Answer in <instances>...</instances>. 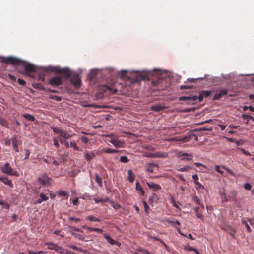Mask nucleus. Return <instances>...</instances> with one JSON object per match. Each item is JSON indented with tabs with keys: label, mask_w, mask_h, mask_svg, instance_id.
I'll use <instances>...</instances> for the list:
<instances>
[{
	"label": "nucleus",
	"mask_w": 254,
	"mask_h": 254,
	"mask_svg": "<svg viewBox=\"0 0 254 254\" xmlns=\"http://www.w3.org/2000/svg\"><path fill=\"white\" fill-rule=\"evenodd\" d=\"M118 75L122 79L127 78L130 80L131 83H134L144 80L146 78V75L143 73H137L132 75L131 77H129L127 75V72L125 70H122L118 73Z\"/></svg>",
	"instance_id": "nucleus-1"
},
{
	"label": "nucleus",
	"mask_w": 254,
	"mask_h": 254,
	"mask_svg": "<svg viewBox=\"0 0 254 254\" xmlns=\"http://www.w3.org/2000/svg\"><path fill=\"white\" fill-rule=\"evenodd\" d=\"M52 129L54 132L59 134L58 139L59 140L60 139H68L72 136V135L69 134L66 131L60 128L52 127Z\"/></svg>",
	"instance_id": "nucleus-2"
},
{
	"label": "nucleus",
	"mask_w": 254,
	"mask_h": 254,
	"mask_svg": "<svg viewBox=\"0 0 254 254\" xmlns=\"http://www.w3.org/2000/svg\"><path fill=\"white\" fill-rule=\"evenodd\" d=\"M174 152L177 157L179 158L181 160L190 161L192 160L193 158V156L191 154L185 153L182 151L175 150Z\"/></svg>",
	"instance_id": "nucleus-3"
},
{
	"label": "nucleus",
	"mask_w": 254,
	"mask_h": 254,
	"mask_svg": "<svg viewBox=\"0 0 254 254\" xmlns=\"http://www.w3.org/2000/svg\"><path fill=\"white\" fill-rule=\"evenodd\" d=\"M70 78V83L75 88H79L81 85V77L79 74L73 73Z\"/></svg>",
	"instance_id": "nucleus-4"
},
{
	"label": "nucleus",
	"mask_w": 254,
	"mask_h": 254,
	"mask_svg": "<svg viewBox=\"0 0 254 254\" xmlns=\"http://www.w3.org/2000/svg\"><path fill=\"white\" fill-rule=\"evenodd\" d=\"M51 71L55 72H57L61 74H63L64 77L67 79L70 78L73 73L71 72L70 70L68 68H54L50 70Z\"/></svg>",
	"instance_id": "nucleus-5"
},
{
	"label": "nucleus",
	"mask_w": 254,
	"mask_h": 254,
	"mask_svg": "<svg viewBox=\"0 0 254 254\" xmlns=\"http://www.w3.org/2000/svg\"><path fill=\"white\" fill-rule=\"evenodd\" d=\"M45 245L48 246L47 248L49 250H53L59 254H64V249L57 244L52 242H46Z\"/></svg>",
	"instance_id": "nucleus-6"
},
{
	"label": "nucleus",
	"mask_w": 254,
	"mask_h": 254,
	"mask_svg": "<svg viewBox=\"0 0 254 254\" xmlns=\"http://www.w3.org/2000/svg\"><path fill=\"white\" fill-rule=\"evenodd\" d=\"M1 170L5 174L17 176V172L13 170L8 162L5 163L4 166L1 167Z\"/></svg>",
	"instance_id": "nucleus-7"
},
{
	"label": "nucleus",
	"mask_w": 254,
	"mask_h": 254,
	"mask_svg": "<svg viewBox=\"0 0 254 254\" xmlns=\"http://www.w3.org/2000/svg\"><path fill=\"white\" fill-rule=\"evenodd\" d=\"M204 96H203L201 92L200 93V94L198 96H182L179 98L180 101H195L197 100H198L199 102H201L202 101Z\"/></svg>",
	"instance_id": "nucleus-8"
},
{
	"label": "nucleus",
	"mask_w": 254,
	"mask_h": 254,
	"mask_svg": "<svg viewBox=\"0 0 254 254\" xmlns=\"http://www.w3.org/2000/svg\"><path fill=\"white\" fill-rule=\"evenodd\" d=\"M49 84L52 86L62 85L63 79L59 76H55L49 80Z\"/></svg>",
	"instance_id": "nucleus-9"
},
{
	"label": "nucleus",
	"mask_w": 254,
	"mask_h": 254,
	"mask_svg": "<svg viewBox=\"0 0 254 254\" xmlns=\"http://www.w3.org/2000/svg\"><path fill=\"white\" fill-rule=\"evenodd\" d=\"M3 61L5 63L10 64L13 65H19L22 63L21 60L13 57L5 58Z\"/></svg>",
	"instance_id": "nucleus-10"
},
{
	"label": "nucleus",
	"mask_w": 254,
	"mask_h": 254,
	"mask_svg": "<svg viewBox=\"0 0 254 254\" xmlns=\"http://www.w3.org/2000/svg\"><path fill=\"white\" fill-rule=\"evenodd\" d=\"M21 64H22L23 66L25 68L26 74L29 76H30V73L34 72L36 71V67L34 65L23 62H22Z\"/></svg>",
	"instance_id": "nucleus-11"
},
{
	"label": "nucleus",
	"mask_w": 254,
	"mask_h": 254,
	"mask_svg": "<svg viewBox=\"0 0 254 254\" xmlns=\"http://www.w3.org/2000/svg\"><path fill=\"white\" fill-rule=\"evenodd\" d=\"M51 178H49L46 174H43L38 179L39 182L43 185L48 186L50 184Z\"/></svg>",
	"instance_id": "nucleus-12"
},
{
	"label": "nucleus",
	"mask_w": 254,
	"mask_h": 254,
	"mask_svg": "<svg viewBox=\"0 0 254 254\" xmlns=\"http://www.w3.org/2000/svg\"><path fill=\"white\" fill-rule=\"evenodd\" d=\"M109 136L112 137V139L110 141V143H111L117 148L124 147L125 143L124 142L117 140L116 139V137L113 135H110Z\"/></svg>",
	"instance_id": "nucleus-13"
},
{
	"label": "nucleus",
	"mask_w": 254,
	"mask_h": 254,
	"mask_svg": "<svg viewBox=\"0 0 254 254\" xmlns=\"http://www.w3.org/2000/svg\"><path fill=\"white\" fill-rule=\"evenodd\" d=\"M101 90L104 92H109L112 94L116 93L118 90L114 87H111L107 85H104L101 87Z\"/></svg>",
	"instance_id": "nucleus-14"
},
{
	"label": "nucleus",
	"mask_w": 254,
	"mask_h": 254,
	"mask_svg": "<svg viewBox=\"0 0 254 254\" xmlns=\"http://www.w3.org/2000/svg\"><path fill=\"white\" fill-rule=\"evenodd\" d=\"M164 80L162 78H159L158 79L156 80H152L151 81V84L154 86L158 88L159 90H164L161 84L164 82Z\"/></svg>",
	"instance_id": "nucleus-15"
},
{
	"label": "nucleus",
	"mask_w": 254,
	"mask_h": 254,
	"mask_svg": "<svg viewBox=\"0 0 254 254\" xmlns=\"http://www.w3.org/2000/svg\"><path fill=\"white\" fill-rule=\"evenodd\" d=\"M147 185L150 189H152L154 191L160 190L162 188L160 185L153 182H147Z\"/></svg>",
	"instance_id": "nucleus-16"
},
{
	"label": "nucleus",
	"mask_w": 254,
	"mask_h": 254,
	"mask_svg": "<svg viewBox=\"0 0 254 254\" xmlns=\"http://www.w3.org/2000/svg\"><path fill=\"white\" fill-rule=\"evenodd\" d=\"M227 93V90L226 89H222L220 90L219 93H216L214 95V97L213 98V100H219L222 97H223V96L226 95Z\"/></svg>",
	"instance_id": "nucleus-17"
},
{
	"label": "nucleus",
	"mask_w": 254,
	"mask_h": 254,
	"mask_svg": "<svg viewBox=\"0 0 254 254\" xmlns=\"http://www.w3.org/2000/svg\"><path fill=\"white\" fill-rule=\"evenodd\" d=\"M49 199L48 196L43 193H40L39 198L35 202V204H41L43 201H46Z\"/></svg>",
	"instance_id": "nucleus-18"
},
{
	"label": "nucleus",
	"mask_w": 254,
	"mask_h": 254,
	"mask_svg": "<svg viewBox=\"0 0 254 254\" xmlns=\"http://www.w3.org/2000/svg\"><path fill=\"white\" fill-rule=\"evenodd\" d=\"M104 237L107 240L108 242L110 244H111V245H117L118 246H120L121 244H120V242H119L117 241L114 240L110 236H108V235H107L106 234H104Z\"/></svg>",
	"instance_id": "nucleus-19"
},
{
	"label": "nucleus",
	"mask_w": 254,
	"mask_h": 254,
	"mask_svg": "<svg viewBox=\"0 0 254 254\" xmlns=\"http://www.w3.org/2000/svg\"><path fill=\"white\" fill-rule=\"evenodd\" d=\"M95 156V155L92 151H86L84 153V157L88 161H90Z\"/></svg>",
	"instance_id": "nucleus-20"
},
{
	"label": "nucleus",
	"mask_w": 254,
	"mask_h": 254,
	"mask_svg": "<svg viewBox=\"0 0 254 254\" xmlns=\"http://www.w3.org/2000/svg\"><path fill=\"white\" fill-rule=\"evenodd\" d=\"M12 145L13 150H14L16 152H19V149L18 147V141L17 139V137L16 136H14L12 138Z\"/></svg>",
	"instance_id": "nucleus-21"
},
{
	"label": "nucleus",
	"mask_w": 254,
	"mask_h": 254,
	"mask_svg": "<svg viewBox=\"0 0 254 254\" xmlns=\"http://www.w3.org/2000/svg\"><path fill=\"white\" fill-rule=\"evenodd\" d=\"M0 181H2L4 184L8 185L10 187H13V184L11 180L8 179L6 177H0Z\"/></svg>",
	"instance_id": "nucleus-22"
},
{
	"label": "nucleus",
	"mask_w": 254,
	"mask_h": 254,
	"mask_svg": "<svg viewBox=\"0 0 254 254\" xmlns=\"http://www.w3.org/2000/svg\"><path fill=\"white\" fill-rule=\"evenodd\" d=\"M164 109L165 107L160 104L155 105L151 107V110L155 112H158Z\"/></svg>",
	"instance_id": "nucleus-23"
},
{
	"label": "nucleus",
	"mask_w": 254,
	"mask_h": 254,
	"mask_svg": "<svg viewBox=\"0 0 254 254\" xmlns=\"http://www.w3.org/2000/svg\"><path fill=\"white\" fill-rule=\"evenodd\" d=\"M128 174V180L132 183L135 178V175L133 174L131 170H128L127 171Z\"/></svg>",
	"instance_id": "nucleus-24"
},
{
	"label": "nucleus",
	"mask_w": 254,
	"mask_h": 254,
	"mask_svg": "<svg viewBox=\"0 0 254 254\" xmlns=\"http://www.w3.org/2000/svg\"><path fill=\"white\" fill-rule=\"evenodd\" d=\"M0 125L6 128H9L7 121L0 117Z\"/></svg>",
	"instance_id": "nucleus-25"
},
{
	"label": "nucleus",
	"mask_w": 254,
	"mask_h": 254,
	"mask_svg": "<svg viewBox=\"0 0 254 254\" xmlns=\"http://www.w3.org/2000/svg\"><path fill=\"white\" fill-rule=\"evenodd\" d=\"M158 199V196L155 193H153L149 198L148 201L150 204L153 205L154 201H157Z\"/></svg>",
	"instance_id": "nucleus-26"
},
{
	"label": "nucleus",
	"mask_w": 254,
	"mask_h": 254,
	"mask_svg": "<svg viewBox=\"0 0 254 254\" xmlns=\"http://www.w3.org/2000/svg\"><path fill=\"white\" fill-rule=\"evenodd\" d=\"M219 194L223 202L228 201V199L223 190H220L219 191Z\"/></svg>",
	"instance_id": "nucleus-27"
},
{
	"label": "nucleus",
	"mask_w": 254,
	"mask_h": 254,
	"mask_svg": "<svg viewBox=\"0 0 254 254\" xmlns=\"http://www.w3.org/2000/svg\"><path fill=\"white\" fill-rule=\"evenodd\" d=\"M95 202L96 203H101V202H106L109 201V198L108 197H106L105 198H94L93 199Z\"/></svg>",
	"instance_id": "nucleus-28"
},
{
	"label": "nucleus",
	"mask_w": 254,
	"mask_h": 254,
	"mask_svg": "<svg viewBox=\"0 0 254 254\" xmlns=\"http://www.w3.org/2000/svg\"><path fill=\"white\" fill-rule=\"evenodd\" d=\"M241 222L245 226V227L247 229V231L248 232H251L252 230H251V229L250 226L249 225V224L248 223L247 220H246V219L243 218L241 220Z\"/></svg>",
	"instance_id": "nucleus-29"
},
{
	"label": "nucleus",
	"mask_w": 254,
	"mask_h": 254,
	"mask_svg": "<svg viewBox=\"0 0 254 254\" xmlns=\"http://www.w3.org/2000/svg\"><path fill=\"white\" fill-rule=\"evenodd\" d=\"M136 189L137 190H140L141 194L142 195H144L145 191H144L140 183L138 181L136 182Z\"/></svg>",
	"instance_id": "nucleus-30"
},
{
	"label": "nucleus",
	"mask_w": 254,
	"mask_h": 254,
	"mask_svg": "<svg viewBox=\"0 0 254 254\" xmlns=\"http://www.w3.org/2000/svg\"><path fill=\"white\" fill-rule=\"evenodd\" d=\"M228 233L233 238H235L236 229L233 227H229L227 230Z\"/></svg>",
	"instance_id": "nucleus-31"
},
{
	"label": "nucleus",
	"mask_w": 254,
	"mask_h": 254,
	"mask_svg": "<svg viewBox=\"0 0 254 254\" xmlns=\"http://www.w3.org/2000/svg\"><path fill=\"white\" fill-rule=\"evenodd\" d=\"M23 117L30 121H34L35 120L34 116L29 114H24Z\"/></svg>",
	"instance_id": "nucleus-32"
},
{
	"label": "nucleus",
	"mask_w": 254,
	"mask_h": 254,
	"mask_svg": "<svg viewBox=\"0 0 254 254\" xmlns=\"http://www.w3.org/2000/svg\"><path fill=\"white\" fill-rule=\"evenodd\" d=\"M95 180L100 187L102 186V180L97 174H95Z\"/></svg>",
	"instance_id": "nucleus-33"
},
{
	"label": "nucleus",
	"mask_w": 254,
	"mask_h": 254,
	"mask_svg": "<svg viewBox=\"0 0 254 254\" xmlns=\"http://www.w3.org/2000/svg\"><path fill=\"white\" fill-rule=\"evenodd\" d=\"M156 158H166L168 156L167 153L156 152L155 153Z\"/></svg>",
	"instance_id": "nucleus-34"
},
{
	"label": "nucleus",
	"mask_w": 254,
	"mask_h": 254,
	"mask_svg": "<svg viewBox=\"0 0 254 254\" xmlns=\"http://www.w3.org/2000/svg\"><path fill=\"white\" fill-rule=\"evenodd\" d=\"M167 222L168 223H170L172 225L174 226L176 228V229L178 230V232H179V233H180L181 235H183V234L180 231V228L179 227H177V226L175 225V221H172V220H170L168 219V220H167Z\"/></svg>",
	"instance_id": "nucleus-35"
},
{
	"label": "nucleus",
	"mask_w": 254,
	"mask_h": 254,
	"mask_svg": "<svg viewBox=\"0 0 254 254\" xmlns=\"http://www.w3.org/2000/svg\"><path fill=\"white\" fill-rule=\"evenodd\" d=\"M170 202L174 207H175L177 209H180L179 206L176 202L175 198L173 196H171L170 197Z\"/></svg>",
	"instance_id": "nucleus-36"
},
{
	"label": "nucleus",
	"mask_w": 254,
	"mask_h": 254,
	"mask_svg": "<svg viewBox=\"0 0 254 254\" xmlns=\"http://www.w3.org/2000/svg\"><path fill=\"white\" fill-rule=\"evenodd\" d=\"M103 151L106 153H116L119 152L120 151L117 150H113L110 148L104 149Z\"/></svg>",
	"instance_id": "nucleus-37"
},
{
	"label": "nucleus",
	"mask_w": 254,
	"mask_h": 254,
	"mask_svg": "<svg viewBox=\"0 0 254 254\" xmlns=\"http://www.w3.org/2000/svg\"><path fill=\"white\" fill-rule=\"evenodd\" d=\"M86 219L91 221L100 222V220L94 216L90 215L86 217Z\"/></svg>",
	"instance_id": "nucleus-38"
},
{
	"label": "nucleus",
	"mask_w": 254,
	"mask_h": 254,
	"mask_svg": "<svg viewBox=\"0 0 254 254\" xmlns=\"http://www.w3.org/2000/svg\"><path fill=\"white\" fill-rule=\"evenodd\" d=\"M222 168L225 170L226 171H227L228 173H229L230 175H231L233 177H236L235 174L227 167L222 165Z\"/></svg>",
	"instance_id": "nucleus-39"
},
{
	"label": "nucleus",
	"mask_w": 254,
	"mask_h": 254,
	"mask_svg": "<svg viewBox=\"0 0 254 254\" xmlns=\"http://www.w3.org/2000/svg\"><path fill=\"white\" fill-rule=\"evenodd\" d=\"M69 146L72 148L74 150H79V147L77 146L76 143L74 141L70 142Z\"/></svg>",
	"instance_id": "nucleus-40"
},
{
	"label": "nucleus",
	"mask_w": 254,
	"mask_h": 254,
	"mask_svg": "<svg viewBox=\"0 0 254 254\" xmlns=\"http://www.w3.org/2000/svg\"><path fill=\"white\" fill-rule=\"evenodd\" d=\"M201 92L203 96L205 97H209L212 94L211 91L207 90H203Z\"/></svg>",
	"instance_id": "nucleus-41"
},
{
	"label": "nucleus",
	"mask_w": 254,
	"mask_h": 254,
	"mask_svg": "<svg viewBox=\"0 0 254 254\" xmlns=\"http://www.w3.org/2000/svg\"><path fill=\"white\" fill-rule=\"evenodd\" d=\"M109 202L112 204V207L115 209H119L121 208V206L119 204L115 203L113 201H110V200Z\"/></svg>",
	"instance_id": "nucleus-42"
},
{
	"label": "nucleus",
	"mask_w": 254,
	"mask_h": 254,
	"mask_svg": "<svg viewBox=\"0 0 254 254\" xmlns=\"http://www.w3.org/2000/svg\"><path fill=\"white\" fill-rule=\"evenodd\" d=\"M120 161L123 163H127L129 162V159L126 156H122L120 158Z\"/></svg>",
	"instance_id": "nucleus-43"
},
{
	"label": "nucleus",
	"mask_w": 254,
	"mask_h": 254,
	"mask_svg": "<svg viewBox=\"0 0 254 254\" xmlns=\"http://www.w3.org/2000/svg\"><path fill=\"white\" fill-rule=\"evenodd\" d=\"M59 141L61 144L64 145L65 147L68 148L69 147V144L68 142L66 141V139H60V140Z\"/></svg>",
	"instance_id": "nucleus-44"
},
{
	"label": "nucleus",
	"mask_w": 254,
	"mask_h": 254,
	"mask_svg": "<svg viewBox=\"0 0 254 254\" xmlns=\"http://www.w3.org/2000/svg\"><path fill=\"white\" fill-rule=\"evenodd\" d=\"M184 249L187 251H196V249L190 246L189 245L184 246Z\"/></svg>",
	"instance_id": "nucleus-45"
},
{
	"label": "nucleus",
	"mask_w": 254,
	"mask_h": 254,
	"mask_svg": "<svg viewBox=\"0 0 254 254\" xmlns=\"http://www.w3.org/2000/svg\"><path fill=\"white\" fill-rule=\"evenodd\" d=\"M72 235L74 236L75 237L79 239V240H84V237L81 234L72 233Z\"/></svg>",
	"instance_id": "nucleus-46"
},
{
	"label": "nucleus",
	"mask_w": 254,
	"mask_h": 254,
	"mask_svg": "<svg viewBox=\"0 0 254 254\" xmlns=\"http://www.w3.org/2000/svg\"><path fill=\"white\" fill-rule=\"evenodd\" d=\"M242 117L243 119H247L248 120L250 119L253 121H254V118L252 116L249 115L243 114L242 115Z\"/></svg>",
	"instance_id": "nucleus-47"
},
{
	"label": "nucleus",
	"mask_w": 254,
	"mask_h": 254,
	"mask_svg": "<svg viewBox=\"0 0 254 254\" xmlns=\"http://www.w3.org/2000/svg\"><path fill=\"white\" fill-rule=\"evenodd\" d=\"M221 168H222V166L216 165L215 166V170L217 172L220 173L221 175H223L224 172L222 170L220 169Z\"/></svg>",
	"instance_id": "nucleus-48"
},
{
	"label": "nucleus",
	"mask_w": 254,
	"mask_h": 254,
	"mask_svg": "<svg viewBox=\"0 0 254 254\" xmlns=\"http://www.w3.org/2000/svg\"><path fill=\"white\" fill-rule=\"evenodd\" d=\"M142 203H143V205L144 206V211L146 213H148V211L149 210V207L148 206V204H147V203L145 201L143 200Z\"/></svg>",
	"instance_id": "nucleus-49"
},
{
	"label": "nucleus",
	"mask_w": 254,
	"mask_h": 254,
	"mask_svg": "<svg viewBox=\"0 0 254 254\" xmlns=\"http://www.w3.org/2000/svg\"><path fill=\"white\" fill-rule=\"evenodd\" d=\"M190 168H191V167H190L189 166H185L184 167L178 169V170L180 172H186V171H188V170Z\"/></svg>",
	"instance_id": "nucleus-50"
},
{
	"label": "nucleus",
	"mask_w": 254,
	"mask_h": 254,
	"mask_svg": "<svg viewBox=\"0 0 254 254\" xmlns=\"http://www.w3.org/2000/svg\"><path fill=\"white\" fill-rule=\"evenodd\" d=\"M69 247L71 249H72L73 250L79 251V252H82V249L81 248H78L77 246L71 245L69 246Z\"/></svg>",
	"instance_id": "nucleus-51"
},
{
	"label": "nucleus",
	"mask_w": 254,
	"mask_h": 254,
	"mask_svg": "<svg viewBox=\"0 0 254 254\" xmlns=\"http://www.w3.org/2000/svg\"><path fill=\"white\" fill-rule=\"evenodd\" d=\"M244 188L245 190H251L252 186L249 183H246L244 185Z\"/></svg>",
	"instance_id": "nucleus-52"
},
{
	"label": "nucleus",
	"mask_w": 254,
	"mask_h": 254,
	"mask_svg": "<svg viewBox=\"0 0 254 254\" xmlns=\"http://www.w3.org/2000/svg\"><path fill=\"white\" fill-rule=\"evenodd\" d=\"M193 200L196 204H197L198 205H200V201L197 196H193Z\"/></svg>",
	"instance_id": "nucleus-53"
},
{
	"label": "nucleus",
	"mask_w": 254,
	"mask_h": 254,
	"mask_svg": "<svg viewBox=\"0 0 254 254\" xmlns=\"http://www.w3.org/2000/svg\"><path fill=\"white\" fill-rule=\"evenodd\" d=\"M244 155L249 156L251 155V154L247 151L245 150L243 148H239V149Z\"/></svg>",
	"instance_id": "nucleus-54"
},
{
	"label": "nucleus",
	"mask_w": 254,
	"mask_h": 254,
	"mask_svg": "<svg viewBox=\"0 0 254 254\" xmlns=\"http://www.w3.org/2000/svg\"><path fill=\"white\" fill-rule=\"evenodd\" d=\"M81 141L82 142H83L84 144H87L88 141H89V139L87 137H85V136H82L80 138Z\"/></svg>",
	"instance_id": "nucleus-55"
},
{
	"label": "nucleus",
	"mask_w": 254,
	"mask_h": 254,
	"mask_svg": "<svg viewBox=\"0 0 254 254\" xmlns=\"http://www.w3.org/2000/svg\"><path fill=\"white\" fill-rule=\"evenodd\" d=\"M68 221H73L77 223V222L80 221V219L79 218H74V217H70L69 218Z\"/></svg>",
	"instance_id": "nucleus-56"
},
{
	"label": "nucleus",
	"mask_w": 254,
	"mask_h": 254,
	"mask_svg": "<svg viewBox=\"0 0 254 254\" xmlns=\"http://www.w3.org/2000/svg\"><path fill=\"white\" fill-rule=\"evenodd\" d=\"M54 234L56 235H60L62 237H64V233H61V231L60 230H56L54 232Z\"/></svg>",
	"instance_id": "nucleus-57"
},
{
	"label": "nucleus",
	"mask_w": 254,
	"mask_h": 254,
	"mask_svg": "<svg viewBox=\"0 0 254 254\" xmlns=\"http://www.w3.org/2000/svg\"><path fill=\"white\" fill-rule=\"evenodd\" d=\"M51 98L57 101H60L62 100V97L57 96H51Z\"/></svg>",
	"instance_id": "nucleus-58"
},
{
	"label": "nucleus",
	"mask_w": 254,
	"mask_h": 254,
	"mask_svg": "<svg viewBox=\"0 0 254 254\" xmlns=\"http://www.w3.org/2000/svg\"><path fill=\"white\" fill-rule=\"evenodd\" d=\"M192 177L194 180V182L195 184H196V183L199 182H198L199 178H198V176L197 174H194V175H192Z\"/></svg>",
	"instance_id": "nucleus-59"
},
{
	"label": "nucleus",
	"mask_w": 254,
	"mask_h": 254,
	"mask_svg": "<svg viewBox=\"0 0 254 254\" xmlns=\"http://www.w3.org/2000/svg\"><path fill=\"white\" fill-rule=\"evenodd\" d=\"M69 227L71 229H72V230H74L75 231L82 232V231L81 230V229L79 228H76V227H74V226H69Z\"/></svg>",
	"instance_id": "nucleus-60"
},
{
	"label": "nucleus",
	"mask_w": 254,
	"mask_h": 254,
	"mask_svg": "<svg viewBox=\"0 0 254 254\" xmlns=\"http://www.w3.org/2000/svg\"><path fill=\"white\" fill-rule=\"evenodd\" d=\"M53 141H54V145L56 147V148L59 147V144L58 143V139L56 138H53Z\"/></svg>",
	"instance_id": "nucleus-61"
},
{
	"label": "nucleus",
	"mask_w": 254,
	"mask_h": 254,
	"mask_svg": "<svg viewBox=\"0 0 254 254\" xmlns=\"http://www.w3.org/2000/svg\"><path fill=\"white\" fill-rule=\"evenodd\" d=\"M196 186L195 187V188L196 190H198L199 189H203L204 188V187L202 185H201L199 182H197L196 183Z\"/></svg>",
	"instance_id": "nucleus-62"
},
{
	"label": "nucleus",
	"mask_w": 254,
	"mask_h": 254,
	"mask_svg": "<svg viewBox=\"0 0 254 254\" xmlns=\"http://www.w3.org/2000/svg\"><path fill=\"white\" fill-rule=\"evenodd\" d=\"M39 80L44 81L45 80V75L43 73H40L38 75Z\"/></svg>",
	"instance_id": "nucleus-63"
},
{
	"label": "nucleus",
	"mask_w": 254,
	"mask_h": 254,
	"mask_svg": "<svg viewBox=\"0 0 254 254\" xmlns=\"http://www.w3.org/2000/svg\"><path fill=\"white\" fill-rule=\"evenodd\" d=\"M17 81L20 85L22 86L25 85L26 84V82L24 80L20 78H19Z\"/></svg>",
	"instance_id": "nucleus-64"
}]
</instances>
